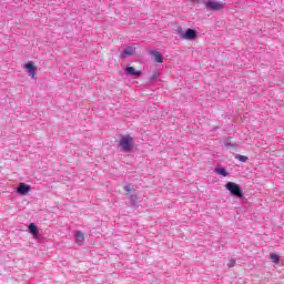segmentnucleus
I'll return each instance as SVG.
<instances>
[{"label": "nucleus", "mask_w": 284, "mask_h": 284, "mask_svg": "<svg viewBox=\"0 0 284 284\" xmlns=\"http://www.w3.org/2000/svg\"><path fill=\"white\" fill-rule=\"evenodd\" d=\"M119 145L123 152H132V150H134V138L130 135L123 136L120 140Z\"/></svg>", "instance_id": "obj_1"}, {"label": "nucleus", "mask_w": 284, "mask_h": 284, "mask_svg": "<svg viewBox=\"0 0 284 284\" xmlns=\"http://www.w3.org/2000/svg\"><path fill=\"white\" fill-rule=\"evenodd\" d=\"M225 189L230 191L232 196H236V199H243V189L234 182H227L225 184Z\"/></svg>", "instance_id": "obj_2"}, {"label": "nucleus", "mask_w": 284, "mask_h": 284, "mask_svg": "<svg viewBox=\"0 0 284 284\" xmlns=\"http://www.w3.org/2000/svg\"><path fill=\"white\" fill-rule=\"evenodd\" d=\"M203 3L206 10H213L214 12H219V10H223L225 8V3L221 0H204Z\"/></svg>", "instance_id": "obj_3"}, {"label": "nucleus", "mask_w": 284, "mask_h": 284, "mask_svg": "<svg viewBox=\"0 0 284 284\" xmlns=\"http://www.w3.org/2000/svg\"><path fill=\"white\" fill-rule=\"evenodd\" d=\"M24 69L29 72L31 79H34V77H37V67H34V62H28L27 64H24Z\"/></svg>", "instance_id": "obj_4"}, {"label": "nucleus", "mask_w": 284, "mask_h": 284, "mask_svg": "<svg viewBox=\"0 0 284 284\" xmlns=\"http://www.w3.org/2000/svg\"><path fill=\"white\" fill-rule=\"evenodd\" d=\"M181 37H182V39L192 41V40L196 39V32L194 31V29H187L186 32H182Z\"/></svg>", "instance_id": "obj_5"}, {"label": "nucleus", "mask_w": 284, "mask_h": 284, "mask_svg": "<svg viewBox=\"0 0 284 284\" xmlns=\"http://www.w3.org/2000/svg\"><path fill=\"white\" fill-rule=\"evenodd\" d=\"M74 236H75V243L78 245H83V242L85 241V234L81 231H75Z\"/></svg>", "instance_id": "obj_6"}, {"label": "nucleus", "mask_w": 284, "mask_h": 284, "mask_svg": "<svg viewBox=\"0 0 284 284\" xmlns=\"http://www.w3.org/2000/svg\"><path fill=\"white\" fill-rule=\"evenodd\" d=\"M134 52H136V50L134 49V47H128L123 50V52L121 53V58L125 59V57H132L134 55Z\"/></svg>", "instance_id": "obj_7"}, {"label": "nucleus", "mask_w": 284, "mask_h": 284, "mask_svg": "<svg viewBox=\"0 0 284 284\" xmlns=\"http://www.w3.org/2000/svg\"><path fill=\"white\" fill-rule=\"evenodd\" d=\"M17 191H18V194L26 195L28 194V192H30V185L26 183H20Z\"/></svg>", "instance_id": "obj_8"}, {"label": "nucleus", "mask_w": 284, "mask_h": 284, "mask_svg": "<svg viewBox=\"0 0 284 284\" xmlns=\"http://www.w3.org/2000/svg\"><path fill=\"white\" fill-rule=\"evenodd\" d=\"M126 72L131 77H141V71H138L134 67H126Z\"/></svg>", "instance_id": "obj_9"}, {"label": "nucleus", "mask_w": 284, "mask_h": 284, "mask_svg": "<svg viewBox=\"0 0 284 284\" xmlns=\"http://www.w3.org/2000/svg\"><path fill=\"white\" fill-rule=\"evenodd\" d=\"M152 54L154 57V61L156 63H163V54H161V52L159 51H152Z\"/></svg>", "instance_id": "obj_10"}, {"label": "nucleus", "mask_w": 284, "mask_h": 284, "mask_svg": "<svg viewBox=\"0 0 284 284\" xmlns=\"http://www.w3.org/2000/svg\"><path fill=\"white\" fill-rule=\"evenodd\" d=\"M233 141V138H227L224 142L225 148H227V150H232L234 148H236V144Z\"/></svg>", "instance_id": "obj_11"}, {"label": "nucleus", "mask_w": 284, "mask_h": 284, "mask_svg": "<svg viewBox=\"0 0 284 284\" xmlns=\"http://www.w3.org/2000/svg\"><path fill=\"white\" fill-rule=\"evenodd\" d=\"M29 232L34 236H39V229L37 227V225H34V223H31L29 225Z\"/></svg>", "instance_id": "obj_12"}, {"label": "nucleus", "mask_w": 284, "mask_h": 284, "mask_svg": "<svg viewBox=\"0 0 284 284\" xmlns=\"http://www.w3.org/2000/svg\"><path fill=\"white\" fill-rule=\"evenodd\" d=\"M270 258L272 263H275V265H278V263H281V256H278V254L276 253H271Z\"/></svg>", "instance_id": "obj_13"}, {"label": "nucleus", "mask_w": 284, "mask_h": 284, "mask_svg": "<svg viewBox=\"0 0 284 284\" xmlns=\"http://www.w3.org/2000/svg\"><path fill=\"white\" fill-rule=\"evenodd\" d=\"M235 159L237 161H241L242 163H247V161L250 160V158H247L246 155H241V154H236Z\"/></svg>", "instance_id": "obj_14"}, {"label": "nucleus", "mask_w": 284, "mask_h": 284, "mask_svg": "<svg viewBox=\"0 0 284 284\" xmlns=\"http://www.w3.org/2000/svg\"><path fill=\"white\" fill-rule=\"evenodd\" d=\"M215 172L217 174H220V176H227L229 175V173H227V171L225 169L216 168Z\"/></svg>", "instance_id": "obj_15"}, {"label": "nucleus", "mask_w": 284, "mask_h": 284, "mask_svg": "<svg viewBox=\"0 0 284 284\" xmlns=\"http://www.w3.org/2000/svg\"><path fill=\"white\" fill-rule=\"evenodd\" d=\"M234 265H236V261L235 260H230L227 263V267H234Z\"/></svg>", "instance_id": "obj_16"}, {"label": "nucleus", "mask_w": 284, "mask_h": 284, "mask_svg": "<svg viewBox=\"0 0 284 284\" xmlns=\"http://www.w3.org/2000/svg\"><path fill=\"white\" fill-rule=\"evenodd\" d=\"M124 190L130 194V192H132V185L131 184L125 185Z\"/></svg>", "instance_id": "obj_17"}, {"label": "nucleus", "mask_w": 284, "mask_h": 284, "mask_svg": "<svg viewBox=\"0 0 284 284\" xmlns=\"http://www.w3.org/2000/svg\"><path fill=\"white\" fill-rule=\"evenodd\" d=\"M156 77H159L158 74H154L151 77V81H156Z\"/></svg>", "instance_id": "obj_18"}, {"label": "nucleus", "mask_w": 284, "mask_h": 284, "mask_svg": "<svg viewBox=\"0 0 284 284\" xmlns=\"http://www.w3.org/2000/svg\"><path fill=\"white\" fill-rule=\"evenodd\" d=\"M193 3H196V1H199V0H191Z\"/></svg>", "instance_id": "obj_19"}]
</instances>
